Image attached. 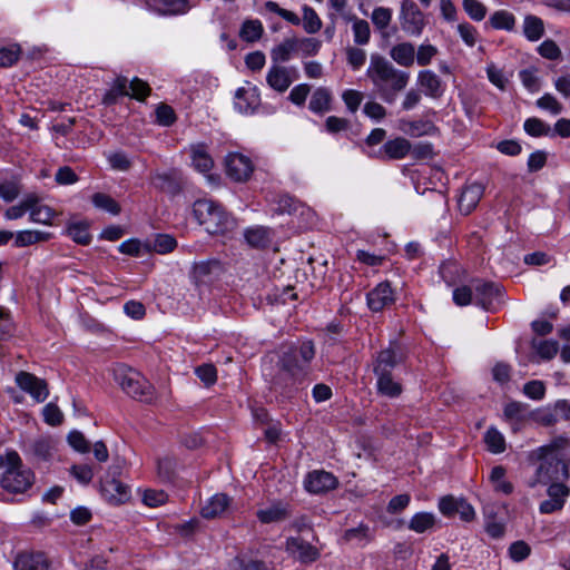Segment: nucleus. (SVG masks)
I'll list each match as a JSON object with an SVG mask.
<instances>
[{"mask_svg":"<svg viewBox=\"0 0 570 570\" xmlns=\"http://www.w3.org/2000/svg\"><path fill=\"white\" fill-rule=\"evenodd\" d=\"M366 77L373 85V91L386 104H393L410 81L407 71L397 69L390 60L377 53L370 58Z\"/></svg>","mask_w":570,"mask_h":570,"instance_id":"f257e3e1","label":"nucleus"},{"mask_svg":"<svg viewBox=\"0 0 570 570\" xmlns=\"http://www.w3.org/2000/svg\"><path fill=\"white\" fill-rule=\"evenodd\" d=\"M193 215L197 223L210 235H226L237 223L225 208L212 199H198L193 204Z\"/></svg>","mask_w":570,"mask_h":570,"instance_id":"f03ea898","label":"nucleus"},{"mask_svg":"<svg viewBox=\"0 0 570 570\" xmlns=\"http://www.w3.org/2000/svg\"><path fill=\"white\" fill-rule=\"evenodd\" d=\"M114 377L122 391L132 399L148 404L155 402V387L139 372L125 364H118L114 368Z\"/></svg>","mask_w":570,"mask_h":570,"instance_id":"7ed1b4c3","label":"nucleus"},{"mask_svg":"<svg viewBox=\"0 0 570 570\" xmlns=\"http://www.w3.org/2000/svg\"><path fill=\"white\" fill-rule=\"evenodd\" d=\"M315 357L313 341L305 340L297 343L284 344L279 350V364L306 377L312 373V361Z\"/></svg>","mask_w":570,"mask_h":570,"instance_id":"20e7f679","label":"nucleus"},{"mask_svg":"<svg viewBox=\"0 0 570 570\" xmlns=\"http://www.w3.org/2000/svg\"><path fill=\"white\" fill-rule=\"evenodd\" d=\"M33 472L24 468L16 451L7 452V469L1 478V487L11 493H23L33 483Z\"/></svg>","mask_w":570,"mask_h":570,"instance_id":"39448f33","label":"nucleus"},{"mask_svg":"<svg viewBox=\"0 0 570 570\" xmlns=\"http://www.w3.org/2000/svg\"><path fill=\"white\" fill-rule=\"evenodd\" d=\"M277 371L271 380V390L285 399L295 397L299 391L304 390L309 379L276 363Z\"/></svg>","mask_w":570,"mask_h":570,"instance_id":"423d86ee","label":"nucleus"},{"mask_svg":"<svg viewBox=\"0 0 570 570\" xmlns=\"http://www.w3.org/2000/svg\"><path fill=\"white\" fill-rule=\"evenodd\" d=\"M538 460H540V464L534 479L529 482V487L534 488L537 484H548L569 476L568 466L561 459L554 455H544Z\"/></svg>","mask_w":570,"mask_h":570,"instance_id":"0eeeda50","label":"nucleus"},{"mask_svg":"<svg viewBox=\"0 0 570 570\" xmlns=\"http://www.w3.org/2000/svg\"><path fill=\"white\" fill-rule=\"evenodd\" d=\"M399 21L402 31L411 37H420L428 23L425 14L412 0L401 2Z\"/></svg>","mask_w":570,"mask_h":570,"instance_id":"6e6552de","label":"nucleus"},{"mask_svg":"<svg viewBox=\"0 0 570 570\" xmlns=\"http://www.w3.org/2000/svg\"><path fill=\"white\" fill-rule=\"evenodd\" d=\"M474 303L485 311L495 312L504 303V289L499 283L475 281Z\"/></svg>","mask_w":570,"mask_h":570,"instance_id":"1a4fd4ad","label":"nucleus"},{"mask_svg":"<svg viewBox=\"0 0 570 570\" xmlns=\"http://www.w3.org/2000/svg\"><path fill=\"white\" fill-rule=\"evenodd\" d=\"M411 151V142L403 137L390 139L377 150L365 151L371 158L379 160H400L405 158Z\"/></svg>","mask_w":570,"mask_h":570,"instance_id":"9d476101","label":"nucleus"},{"mask_svg":"<svg viewBox=\"0 0 570 570\" xmlns=\"http://www.w3.org/2000/svg\"><path fill=\"white\" fill-rule=\"evenodd\" d=\"M405 356L401 352L397 342L393 341L390 346L380 351L373 362L374 374H392L393 370L404 361Z\"/></svg>","mask_w":570,"mask_h":570,"instance_id":"9b49d317","label":"nucleus"},{"mask_svg":"<svg viewBox=\"0 0 570 570\" xmlns=\"http://www.w3.org/2000/svg\"><path fill=\"white\" fill-rule=\"evenodd\" d=\"M17 385L38 402H43L49 395L48 384L45 380L37 377L35 374L20 371L16 375Z\"/></svg>","mask_w":570,"mask_h":570,"instance_id":"f8f14e48","label":"nucleus"},{"mask_svg":"<svg viewBox=\"0 0 570 570\" xmlns=\"http://www.w3.org/2000/svg\"><path fill=\"white\" fill-rule=\"evenodd\" d=\"M285 550L301 563L305 564L315 562L321 557V552L316 547L299 537L287 538L285 542Z\"/></svg>","mask_w":570,"mask_h":570,"instance_id":"ddd939ff","label":"nucleus"},{"mask_svg":"<svg viewBox=\"0 0 570 570\" xmlns=\"http://www.w3.org/2000/svg\"><path fill=\"white\" fill-rule=\"evenodd\" d=\"M50 559L42 551H21L13 561L14 570H50Z\"/></svg>","mask_w":570,"mask_h":570,"instance_id":"4468645a","label":"nucleus"},{"mask_svg":"<svg viewBox=\"0 0 570 570\" xmlns=\"http://www.w3.org/2000/svg\"><path fill=\"white\" fill-rule=\"evenodd\" d=\"M261 105L259 91L255 86L247 83V87H240L236 90L234 106L240 114H254Z\"/></svg>","mask_w":570,"mask_h":570,"instance_id":"2eb2a0df","label":"nucleus"},{"mask_svg":"<svg viewBox=\"0 0 570 570\" xmlns=\"http://www.w3.org/2000/svg\"><path fill=\"white\" fill-rule=\"evenodd\" d=\"M101 495L111 504H121L129 500L130 489L117 478H105L100 483Z\"/></svg>","mask_w":570,"mask_h":570,"instance_id":"dca6fc26","label":"nucleus"},{"mask_svg":"<svg viewBox=\"0 0 570 570\" xmlns=\"http://www.w3.org/2000/svg\"><path fill=\"white\" fill-rule=\"evenodd\" d=\"M337 479L324 470H314L309 472L304 481L306 491L313 494H320L333 490L337 487Z\"/></svg>","mask_w":570,"mask_h":570,"instance_id":"f3484780","label":"nucleus"},{"mask_svg":"<svg viewBox=\"0 0 570 570\" xmlns=\"http://www.w3.org/2000/svg\"><path fill=\"white\" fill-rule=\"evenodd\" d=\"M225 165L227 175L235 181H245L253 173L250 159L242 154H229L226 157Z\"/></svg>","mask_w":570,"mask_h":570,"instance_id":"a211bd4d","label":"nucleus"},{"mask_svg":"<svg viewBox=\"0 0 570 570\" xmlns=\"http://www.w3.org/2000/svg\"><path fill=\"white\" fill-rule=\"evenodd\" d=\"M148 10L159 16H180L191 9L189 0H144Z\"/></svg>","mask_w":570,"mask_h":570,"instance_id":"6ab92c4d","label":"nucleus"},{"mask_svg":"<svg viewBox=\"0 0 570 570\" xmlns=\"http://www.w3.org/2000/svg\"><path fill=\"white\" fill-rule=\"evenodd\" d=\"M417 85L426 97L440 99L445 91L442 79L432 70L424 69L417 73Z\"/></svg>","mask_w":570,"mask_h":570,"instance_id":"aec40b11","label":"nucleus"},{"mask_svg":"<svg viewBox=\"0 0 570 570\" xmlns=\"http://www.w3.org/2000/svg\"><path fill=\"white\" fill-rule=\"evenodd\" d=\"M274 237V229L267 226L256 225L244 230V238L246 243L248 246L256 249L268 248L272 245Z\"/></svg>","mask_w":570,"mask_h":570,"instance_id":"412c9836","label":"nucleus"},{"mask_svg":"<svg viewBox=\"0 0 570 570\" xmlns=\"http://www.w3.org/2000/svg\"><path fill=\"white\" fill-rule=\"evenodd\" d=\"M394 302L393 289L389 282H382L367 294V305L374 312H380Z\"/></svg>","mask_w":570,"mask_h":570,"instance_id":"4be33fe9","label":"nucleus"},{"mask_svg":"<svg viewBox=\"0 0 570 570\" xmlns=\"http://www.w3.org/2000/svg\"><path fill=\"white\" fill-rule=\"evenodd\" d=\"M291 515V504L283 501H274L269 507L256 512L257 519L264 524L282 522Z\"/></svg>","mask_w":570,"mask_h":570,"instance_id":"5701e85b","label":"nucleus"},{"mask_svg":"<svg viewBox=\"0 0 570 570\" xmlns=\"http://www.w3.org/2000/svg\"><path fill=\"white\" fill-rule=\"evenodd\" d=\"M32 207L29 212V219L36 224L51 226L58 213L50 206L42 204L41 198L36 193H31Z\"/></svg>","mask_w":570,"mask_h":570,"instance_id":"b1692460","label":"nucleus"},{"mask_svg":"<svg viewBox=\"0 0 570 570\" xmlns=\"http://www.w3.org/2000/svg\"><path fill=\"white\" fill-rule=\"evenodd\" d=\"M483 186L481 184H471L463 188L459 198V209L462 214L469 215L483 196Z\"/></svg>","mask_w":570,"mask_h":570,"instance_id":"393cba45","label":"nucleus"},{"mask_svg":"<svg viewBox=\"0 0 570 570\" xmlns=\"http://www.w3.org/2000/svg\"><path fill=\"white\" fill-rule=\"evenodd\" d=\"M266 82L277 92H285L293 82L291 71L283 66L274 65L266 75Z\"/></svg>","mask_w":570,"mask_h":570,"instance_id":"a878e982","label":"nucleus"},{"mask_svg":"<svg viewBox=\"0 0 570 570\" xmlns=\"http://www.w3.org/2000/svg\"><path fill=\"white\" fill-rule=\"evenodd\" d=\"M374 540V530L367 524L361 523L356 528H351L344 531L341 541L342 543H355L358 547H364Z\"/></svg>","mask_w":570,"mask_h":570,"instance_id":"bb28decb","label":"nucleus"},{"mask_svg":"<svg viewBox=\"0 0 570 570\" xmlns=\"http://www.w3.org/2000/svg\"><path fill=\"white\" fill-rule=\"evenodd\" d=\"M393 61L401 67H412L415 62V47L412 42L404 41L393 46L389 52Z\"/></svg>","mask_w":570,"mask_h":570,"instance_id":"cd10ccee","label":"nucleus"},{"mask_svg":"<svg viewBox=\"0 0 570 570\" xmlns=\"http://www.w3.org/2000/svg\"><path fill=\"white\" fill-rule=\"evenodd\" d=\"M376 376V391L380 395L389 399L399 397L403 387L402 384L393 376V374H375Z\"/></svg>","mask_w":570,"mask_h":570,"instance_id":"c85d7f7f","label":"nucleus"},{"mask_svg":"<svg viewBox=\"0 0 570 570\" xmlns=\"http://www.w3.org/2000/svg\"><path fill=\"white\" fill-rule=\"evenodd\" d=\"M52 234L37 229H24L13 234L14 247H27L39 243H46L51 239Z\"/></svg>","mask_w":570,"mask_h":570,"instance_id":"c756f323","label":"nucleus"},{"mask_svg":"<svg viewBox=\"0 0 570 570\" xmlns=\"http://www.w3.org/2000/svg\"><path fill=\"white\" fill-rule=\"evenodd\" d=\"M153 184L156 188L169 194H176L180 190V180L175 170L156 173L153 176Z\"/></svg>","mask_w":570,"mask_h":570,"instance_id":"7c9ffc66","label":"nucleus"},{"mask_svg":"<svg viewBox=\"0 0 570 570\" xmlns=\"http://www.w3.org/2000/svg\"><path fill=\"white\" fill-rule=\"evenodd\" d=\"M229 498L224 494H215L209 501L202 508V517L205 519H214L219 517L229 505Z\"/></svg>","mask_w":570,"mask_h":570,"instance_id":"2f4dec72","label":"nucleus"},{"mask_svg":"<svg viewBox=\"0 0 570 570\" xmlns=\"http://www.w3.org/2000/svg\"><path fill=\"white\" fill-rule=\"evenodd\" d=\"M220 265L218 261H206L195 263L193 266L191 276L197 286L207 284L210 282V275L214 271L219 269Z\"/></svg>","mask_w":570,"mask_h":570,"instance_id":"473e14b6","label":"nucleus"},{"mask_svg":"<svg viewBox=\"0 0 570 570\" xmlns=\"http://www.w3.org/2000/svg\"><path fill=\"white\" fill-rule=\"evenodd\" d=\"M332 94L327 88H317L309 100L308 108L315 114H324L331 110Z\"/></svg>","mask_w":570,"mask_h":570,"instance_id":"72a5a7b5","label":"nucleus"},{"mask_svg":"<svg viewBox=\"0 0 570 570\" xmlns=\"http://www.w3.org/2000/svg\"><path fill=\"white\" fill-rule=\"evenodd\" d=\"M121 96H129L128 79L122 76L117 77L112 87L104 95L102 104L107 106L114 105Z\"/></svg>","mask_w":570,"mask_h":570,"instance_id":"f704fd0d","label":"nucleus"},{"mask_svg":"<svg viewBox=\"0 0 570 570\" xmlns=\"http://www.w3.org/2000/svg\"><path fill=\"white\" fill-rule=\"evenodd\" d=\"M296 50L297 38H287L272 50V60L276 63L288 61L291 59L292 53Z\"/></svg>","mask_w":570,"mask_h":570,"instance_id":"c9c22d12","label":"nucleus"},{"mask_svg":"<svg viewBox=\"0 0 570 570\" xmlns=\"http://www.w3.org/2000/svg\"><path fill=\"white\" fill-rule=\"evenodd\" d=\"M556 410V402L552 404H548L543 407L537 409L532 412L531 417L534 422L543 425V426H552L557 424L559 420V414Z\"/></svg>","mask_w":570,"mask_h":570,"instance_id":"e433bc0d","label":"nucleus"},{"mask_svg":"<svg viewBox=\"0 0 570 570\" xmlns=\"http://www.w3.org/2000/svg\"><path fill=\"white\" fill-rule=\"evenodd\" d=\"M523 32L528 40H539L544 33L542 19L535 16H527L523 22Z\"/></svg>","mask_w":570,"mask_h":570,"instance_id":"4c0bfd02","label":"nucleus"},{"mask_svg":"<svg viewBox=\"0 0 570 570\" xmlns=\"http://www.w3.org/2000/svg\"><path fill=\"white\" fill-rule=\"evenodd\" d=\"M532 348L542 361H551L559 352V343L553 340L532 341Z\"/></svg>","mask_w":570,"mask_h":570,"instance_id":"58836bf2","label":"nucleus"},{"mask_svg":"<svg viewBox=\"0 0 570 570\" xmlns=\"http://www.w3.org/2000/svg\"><path fill=\"white\" fill-rule=\"evenodd\" d=\"M264 32L263 24L259 20L248 19L245 20L242 24L239 37L247 42H255L261 39Z\"/></svg>","mask_w":570,"mask_h":570,"instance_id":"ea45409f","label":"nucleus"},{"mask_svg":"<svg viewBox=\"0 0 570 570\" xmlns=\"http://www.w3.org/2000/svg\"><path fill=\"white\" fill-rule=\"evenodd\" d=\"M28 451L36 460L47 461L51 456L52 445L48 439L39 438L29 444Z\"/></svg>","mask_w":570,"mask_h":570,"instance_id":"a19ab883","label":"nucleus"},{"mask_svg":"<svg viewBox=\"0 0 570 570\" xmlns=\"http://www.w3.org/2000/svg\"><path fill=\"white\" fill-rule=\"evenodd\" d=\"M21 52V47L18 43L0 48V67L9 68L16 65L20 59Z\"/></svg>","mask_w":570,"mask_h":570,"instance_id":"79ce46f5","label":"nucleus"},{"mask_svg":"<svg viewBox=\"0 0 570 570\" xmlns=\"http://www.w3.org/2000/svg\"><path fill=\"white\" fill-rule=\"evenodd\" d=\"M435 523V518L432 513L420 512L412 517L409 528L416 533H423L431 529Z\"/></svg>","mask_w":570,"mask_h":570,"instance_id":"37998d69","label":"nucleus"},{"mask_svg":"<svg viewBox=\"0 0 570 570\" xmlns=\"http://www.w3.org/2000/svg\"><path fill=\"white\" fill-rule=\"evenodd\" d=\"M191 158H193V165L200 173H207L213 167V164H214L213 159L205 150V147L202 145L193 148Z\"/></svg>","mask_w":570,"mask_h":570,"instance_id":"c03bdc74","label":"nucleus"},{"mask_svg":"<svg viewBox=\"0 0 570 570\" xmlns=\"http://www.w3.org/2000/svg\"><path fill=\"white\" fill-rule=\"evenodd\" d=\"M68 236L80 245H88L91 242V235L86 223H73L68 226Z\"/></svg>","mask_w":570,"mask_h":570,"instance_id":"a18cd8bd","label":"nucleus"},{"mask_svg":"<svg viewBox=\"0 0 570 570\" xmlns=\"http://www.w3.org/2000/svg\"><path fill=\"white\" fill-rule=\"evenodd\" d=\"M490 23L494 29H503L511 31L515 24L514 16L505 10L495 11L490 17Z\"/></svg>","mask_w":570,"mask_h":570,"instance_id":"49530a36","label":"nucleus"},{"mask_svg":"<svg viewBox=\"0 0 570 570\" xmlns=\"http://www.w3.org/2000/svg\"><path fill=\"white\" fill-rule=\"evenodd\" d=\"M484 442L488 450L492 453H502L505 450V440L503 435L494 428H490L484 435Z\"/></svg>","mask_w":570,"mask_h":570,"instance_id":"de8ad7c7","label":"nucleus"},{"mask_svg":"<svg viewBox=\"0 0 570 570\" xmlns=\"http://www.w3.org/2000/svg\"><path fill=\"white\" fill-rule=\"evenodd\" d=\"M352 30L354 35V42L356 45L363 46L368 43L371 38V29L366 20L354 17Z\"/></svg>","mask_w":570,"mask_h":570,"instance_id":"09e8293b","label":"nucleus"},{"mask_svg":"<svg viewBox=\"0 0 570 570\" xmlns=\"http://www.w3.org/2000/svg\"><path fill=\"white\" fill-rule=\"evenodd\" d=\"M91 200L97 208L104 209L112 215L120 213L119 204L107 194L96 193L92 195Z\"/></svg>","mask_w":570,"mask_h":570,"instance_id":"8fccbe9b","label":"nucleus"},{"mask_svg":"<svg viewBox=\"0 0 570 570\" xmlns=\"http://www.w3.org/2000/svg\"><path fill=\"white\" fill-rule=\"evenodd\" d=\"M303 27L307 33H316L322 28V20L316 11L308 7H303Z\"/></svg>","mask_w":570,"mask_h":570,"instance_id":"3c124183","label":"nucleus"},{"mask_svg":"<svg viewBox=\"0 0 570 570\" xmlns=\"http://www.w3.org/2000/svg\"><path fill=\"white\" fill-rule=\"evenodd\" d=\"M32 207V199H31V193L27 194L17 205L10 206L4 212V217L7 219H19L26 215V213L30 212V208Z\"/></svg>","mask_w":570,"mask_h":570,"instance_id":"603ef678","label":"nucleus"},{"mask_svg":"<svg viewBox=\"0 0 570 570\" xmlns=\"http://www.w3.org/2000/svg\"><path fill=\"white\" fill-rule=\"evenodd\" d=\"M527 411L528 404L519 401H511L505 404L503 415L508 421H523L525 419Z\"/></svg>","mask_w":570,"mask_h":570,"instance_id":"864d4df0","label":"nucleus"},{"mask_svg":"<svg viewBox=\"0 0 570 570\" xmlns=\"http://www.w3.org/2000/svg\"><path fill=\"white\" fill-rule=\"evenodd\" d=\"M523 127L525 132L532 137L549 136L551 132L550 126L535 117L528 118Z\"/></svg>","mask_w":570,"mask_h":570,"instance_id":"5fc2aeb1","label":"nucleus"},{"mask_svg":"<svg viewBox=\"0 0 570 570\" xmlns=\"http://www.w3.org/2000/svg\"><path fill=\"white\" fill-rule=\"evenodd\" d=\"M569 445V438L563 435L557 436L548 445L541 446L537 450V458H543L544 455H553V452L564 450Z\"/></svg>","mask_w":570,"mask_h":570,"instance_id":"6e6d98bb","label":"nucleus"},{"mask_svg":"<svg viewBox=\"0 0 570 570\" xmlns=\"http://www.w3.org/2000/svg\"><path fill=\"white\" fill-rule=\"evenodd\" d=\"M439 53V50L435 46L431 43H422L419 46L417 51L415 52V61L421 67L429 66L433 58Z\"/></svg>","mask_w":570,"mask_h":570,"instance_id":"4d7b16f0","label":"nucleus"},{"mask_svg":"<svg viewBox=\"0 0 570 570\" xmlns=\"http://www.w3.org/2000/svg\"><path fill=\"white\" fill-rule=\"evenodd\" d=\"M546 384L540 380H532L523 385L522 392L531 400L540 401L546 396Z\"/></svg>","mask_w":570,"mask_h":570,"instance_id":"13d9d810","label":"nucleus"},{"mask_svg":"<svg viewBox=\"0 0 570 570\" xmlns=\"http://www.w3.org/2000/svg\"><path fill=\"white\" fill-rule=\"evenodd\" d=\"M177 247V240L167 234H159L156 236L153 248L158 254L171 253Z\"/></svg>","mask_w":570,"mask_h":570,"instance_id":"bf43d9fd","label":"nucleus"},{"mask_svg":"<svg viewBox=\"0 0 570 570\" xmlns=\"http://www.w3.org/2000/svg\"><path fill=\"white\" fill-rule=\"evenodd\" d=\"M464 11L475 21H481L487 16V7L479 0H463Z\"/></svg>","mask_w":570,"mask_h":570,"instance_id":"052dcab7","label":"nucleus"},{"mask_svg":"<svg viewBox=\"0 0 570 570\" xmlns=\"http://www.w3.org/2000/svg\"><path fill=\"white\" fill-rule=\"evenodd\" d=\"M371 19L379 30H384L391 23L392 10L385 7H377L373 10Z\"/></svg>","mask_w":570,"mask_h":570,"instance_id":"680f3d73","label":"nucleus"},{"mask_svg":"<svg viewBox=\"0 0 570 570\" xmlns=\"http://www.w3.org/2000/svg\"><path fill=\"white\" fill-rule=\"evenodd\" d=\"M128 88L131 90L129 96L139 101H144L150 95L151 90L149 85L139 78H134L130 82H128Z\"/></svg>","mask_w":570,"mask_h":570,"instance_id":"e2e57ef3","label":"nucleus"},{"mask_svg":"<svg viewBox=\"0 0 570 570\" xmlns=\"http://www.w3.org/2000/svg\"><path fill=\"white\" fill-rule=\"evenodd\" d=\"M512 366L505 362H497L492 367V379L503 385L511 380Z\"/></svg>","mask_w":570,"mask_h":570,"instance_id":"0e129e2a","label":"nucleus"},{"mask_svg":"<svg viewBox=\"0 0 570 570\" xmlns=\"http://www.w3.org/2000/svg\"><path fill=\"white\" fill-rule=\"evenodd\" d=\"M43 420L51 426L60 425L63 421V414L55 403H48L42 410Z\"/></svg>","mask_w":570,"mask_h":570,"instance_id":"69168bd1","label":"nucleus"},{"mask_svg":"<svg viewBox=\"0 0 570 570\" xmlns=\"http://www.w3.org/2000/svg\"><path fill=\"white\" fill-rule=\"evenodd\" d=\"M530 553V546L522 540L515 541L509 547V557L515 562L523 561Z\"/></svg>","mask_w":570,"mask_h":570,"instance_id":"338daca9","label":"nucleus"},{"mask_svg":"<svg viewBox=\"0 0 570 570\" xmlns=\"http://www.w3.org/2000/svg\"><path fill=\"white\" fill-rule=\"evenodd\" d=\"M156 121L165 127L171 126L176 121L174 109L169 105L160 104L156 108Z\"/></svg>","mask_w":570,"mask_h":570,"instance_id":"774afa93","label":"nucleus"}]
</instances>
